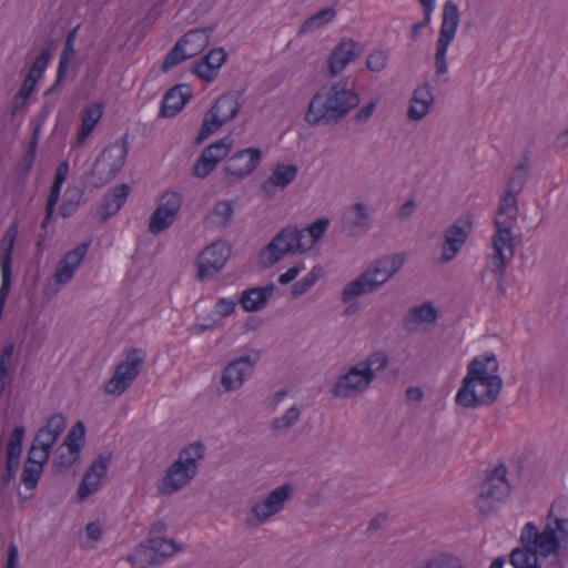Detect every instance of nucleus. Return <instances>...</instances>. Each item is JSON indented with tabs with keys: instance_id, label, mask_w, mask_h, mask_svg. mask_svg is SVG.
<instances>
[{
	"instance_id": "obj_1",
	"label": "nucleus",
	"mask_w": 568,
	"mask_h": 568,
	"mask_svg": "<svg viewBox=\"0 0 568 568\" xmlns=\"http://www.w3.org/2000/svg\"><path fill=\"white\" fill-rule=\"evenodd\" d=\"M498 362L495 354L475 357L467 367V375L456 395V404L465 408L493 405L503 388V379L496 374Z\"/></svg>"
},
{
	"instance_id": "obj_2",
	"label": "nucleus",
	"mask_w": 568,
	"mask_h": 568,
	"mask_svg": "<svg viewBox=\"0 0 568 568\" xmlns=\"http://www.w3.org/2000/svg\"><path fill=\"white\" fill-rule=\"evenodd\" d=\"M359 102V95L346 88V81L336 82L326 94L317 92L313 95L305 113V121L311 125H336Z\"/></svg>"
},
{
	"instance_id": "obj_3",
	"label": "nucleus",
	"mask_w": 568,
	"mask_h": 568,
	"mask_svg": "<svg viewBox=\"0 0 568 568\" xmlns=\"http://www.w3.org/2000/svg\"><path fill=\"white\" fill-rule=\"evenodd\" d=\"M205 446L195 442L180 450L178 458L168 467L158 490L171 496L185 487L196 475L199 462L204 458Z\"/></svg>"
},
{
	"instance_id": "obj_4",
	"label": "nucleus",
	"mask_w": 568,
	"mask_h": 568,
	"mask_svg": "<svg viewBox=\"0 0 568 568\" xmlns=\"http://www.w3.org/2000/svg\"><path fill=\"white\" fill-rule=\"evenodd\" d=\"M128 133L121 141H116L105 146L94 161L91 171L85 175V180L92 187H101L111 182L125 163L129 152Z\"/></svg>"
},
{
	"instance_id": "obj_5",
	"label": "nucleus",
	"mask_w": 568,
	"mask_h": 568,
	"mask_svg": "<svg viewBox=\"0 0 568 568\" xmlns=\"http://www.w3.org/2000/svg\"><path fill=\"white\" fill-rule=\"evenodd\" d=\"M303 230L288 225L281 230L273 240L261 251L260 261L264 268L277 263L284 255L304 253L310 250L305 242Z\"/></svg>"
},
{
	"instance_id": "obj_6",
	"label": "nucleus",
	"mask_w": 568,
	"mask_h": 568,
	"mask_svg": "<svg viewBox=\"0 0 568 568\" xmlns=\"http://www.w3.org/2000/svg\"><path fill=\"white\" fill-rule=\"evenodd\" d=\"M214 26L196 28L184 33L165 55L161 71L166 73L175 65L201 53L210 43Z\"/></svg>"
},
{
	"instance_id": "obj_7",
	"label": "nucleus",
	"mask_w": 568,
	"mask_h": 568,
	"mask_svg": "<svg viewBox=\"0 0 568 568\" xmlns=\"http://www.w3.org/2000/svg\"><path fill=\"white\" fill-rule=\"evenodd\" d=\"M506 475V466L499 464L486 476L476 499V508L481 515L489 516L508 497L510 485Z\"/></svg>"
},
{
	"instance_id": "obj_8",
	"label": "nucleus",
	"mask_w": 568,
	"mask_h": 568,
	"mask_svg": "<svg viewBox=\"0 0 568 568\" xmlns=\"http://www.w3.org/2000/svg\"><path fill=\"white\" fill-rule=\"evenodd\" d=\"M459 26V11L457 4L448 0L443 8V21L439 36L436 42V53L434 59L436 77L445 75L448 71L446 54L448 47L456 36Z\"/></svg>"
},
{
	"instance_id": "obj_9",
	"label": "nucleus",
	"mask_w": 568,
	"mask_h": 568,
	"mask_svg": "<svg viewBox=\"0 0 568 568\" xmlns=\"http://www.w3.org/2000/svg\"><path fill=\"white\" fill-rule=\"evenodd\" d=\"M144 357L145 355L142 349H130L125 359L116 365L113 376L105 383V394L115 397L122 395L138 377L144 363Z\"/></svg>"
},
{
	"instance_id": "obj_10",
	"label": "nucleus",
	"mask_w": 568,
	"mask_h": 568,
	"mask_svg": "<svg viewBox=\"0 0 568 568\" xmlns=\"http://www.w3.org/2000/svg\"><path fill=\"white\" fill-rule=\"evenodd\" d=\"M261 358V352L251 349L248 354L239 356L229 362L222 371L220 385L223 393L239 390L245 381L253 374L255 366Z\"/></svg>"
},
{
	"instance_id": "obj_11",
	"label": "nucleus",
	"mask_w": 568,
	"mask_h": 568,
	"mask_svg": "<svg viewBox=\"0 0 568 568\" xmlns=\"http://www.w3.org/2000/svg\"><path fill=\"white\" fill-rule=\"evenodd\" d=\"M494 224L496 232L491 239L493 247L495 250V253L490 256L491 272L503 280L505 278L507 265L515 254L513 236L514 226L501 222L500 219H495Z\"/></svg>"
},
{
	"instance_id": "obj_12",
	"label": "nucleus",
	"mask_w": 568,
	"mask_h": 568,
	"mask_svg": "<svg viewBox=\"0 0 568 568\" xmlns=\"http://www.w3.org/2000/svg\"><path fill=\"white\" fill-rule=\"evenodd\" d=\"M231 253V244L223 240L215 241L206 246L196 260V280L203 282L220 272L229 261Z\"/></svg>"
},
{
	"instance_id": "obj_13",
	"label": "nucleus",
	"mask_w": 568,
	"mask_h": 568,
	"mask_svg": "<svg viewBox=\"0 0 568 568\" xmlns=\"http://www.w3.org/2000/svg\"><path fill=\"white\" fill-rule=\"evenodd\" d=\"M388 280L389 277H386V274L375 264L345 285L341 300L343 303H348L361 295L373 293Z\"/></svg>"
},
{
	"instance_id": "obj_14",
	"label": "nucleus",
	"mask_w": 568,
	"mask_h": 568,
	"mask_svg": "<svg viewBox=\"0 0 568 568\" xmlns=\"http://www.w3.org/2000/svg\"><path fill=\"white\" fill-rule=\"evenodd\" d=\"M473 230L471 215L467 214L464 217L456 220L444 234V243L442 245L440 262L448 263L454 260L459 253L463 245L466 243L468 235Z\"/></svg>"
},
{
	"instance_id": "obj_15",
	"label": "nucleus",
	"mask_w": 568,
	"mask_h": 568,
	"mask_svg": "<svg viewBox=\"0 0 568 568\" xmlns=\"http://www.w3.org/2000/svg\"><path fill=\"white\" fill-rule=\"evenodd\" d=\"M233 142L231 135H225L207 145L193 165V175L200 179L206 178L216 168L220 161L227 156L233 146Z\"/></svg>"
},
{
	"instance_id": "obj_16",
	"label": "nucleus",
	"mask_w": 568,
	"mask_h": 568,
	"mask_svg": "<svg viewBox=\"0 0 568 568\" xmlns=\"http://www.w3.org/2000/svg\"><path fill=\"white\" fill-rule=\"evenodd\" d=\"M365 372L358 364L352 366L347 373L336 381L332 394L337 398H348L354 394L363 393L374 381V375L367 368Z\"/></svg>"
},
{
	"instance_id": "obj_17",
	"label": "nucleus",
	"mask_w": 568,
	"mask_h": 568,
	"mask_svg": "<svg viewBox=\"0 0 568 568\" xmlns=\"http://www.w3.org/2000/svg\"><path fill=\"white\" fill-rule=\"evenodd\" d=\"M261 158V150L255 148L234 153L224 166L225 181L233 183L250 175L257 168Z\"/></svg>"
},
{
	"instance_id": "obj_18",
	"label": "nucleus",
	"mask_w": 568,
	"mask_h": 568,
	"mask_svg": "<svg viewBox=\"0 0 568 568\" xmlns=\"http://www.w3.org/2000/svg\"><path fill=\"white\" fill-rule=\"evenodd\" d=\"M371 224L369 207L363 202H357L344 211L341 219V232L349 237L362 236L369 230Z\"/></svg>"
},
{
	"instance_id": "obj_19",
	"label": "nucleus",
	"mask_w": 568,
	"mask_h": 568,
	"mask_svg": "<svg viewBox=\"0 0 568 568\" xmlns=\"http://www.w3.org/2000/svg\"><path fill=\"white\" fill-rule=\"evenodd\" d=\"M362 45L351 39H342L332 50L327 59V69L331 78L339 74L351 62L362 57Z\"/></svg>"
},
{
	"instance_id": "obj_20",
	"label": "nucleus",
	"mask_w": 568,
	"mask_h": 568,
	"mask_svg": "<svg viewBox=\"0 0 568 568\" xmlns=\"http://www.w3.org/2000/svg\"><path fill=\"white\" fill-rule=\"evenodd\" d=\"M293 494V487L291 484H284L274 490H272L264 500L256 503L251 513L254 515L257 524H263L272 516L280 513L285 503L291 498Z\"/></svg>"
},
{
	"instance_id": "obj_21",
	"label": "nucleus",
	"mask_w": 568,
	"mask_h": 568,
	"mask_svg": "<svg viewBox=\"0 0 568 568\" xmlns=\"http://www.w3.org/2000/svg\"><path fill=\"white\" fill-rule=\"evenodd\" d=\"M111 463V454H100L92 462L90 467L83 475V478L78 488V498L85 499L91 494L97 491L100 487L101 479L106 475L109 465Z\"/></svg>"
},
{
	"instance_id": "obj_22",
	"label": "nucleus",
	"mask_w": 568,
	"mask_h": 568,
	"mask_svg": "<svg viewBox=\"0 0 568 568\" xmlns=\"http://www.w3.org/2000/svg\"><path fill=\"white\" fill-rule=\"evenodd\" d=\"M226 59L227 54L223 48H214L193 64L191 72L205 82H212L217 78L219 70Z\"/></svg>"
},
{
	"instance_id": "obj_23",
	"label": "nucleus",
	"mask_w": 568,
	"mask_h": 568,
	"mask_svg": "<svg viewBox=\"0 0 568 568\" xmlns=\"http://www.w3.org/2000/svg\"><path fill=\"white\" fill-rule=\"evenodd\" d=\"M192 98V89L189 84H176L163 97L159 115L172 118L176 115Z\"/></svg>"
},
{
	"instance_id": "obj_24",
	"label": "nucleus",
	"mask_w": 568,
	"mask_h": 568,
	"mask_svg": "<svg viewBox=\"0 0 568 568\" xmlns=\"http://www.w3.org/2000/svg\"><path fill=\"white\" fill-rule=\"evenodd\" d=\"M298 168L295 164L276 165L267 180L262 183L261 190L267 199H272L276 189H285L297 176Z\"/></svg>"
},
{
	"instance_id": "obj_25",
	"label": "nucleus",
	"mask_w": 568,
	"mask_h": 568,
	"mask_svg": "<svg viewBox=\"0 0 568 568\" xmlns=\"http://www.w3.org/2000/svg\"><path fill=\"white\" fill-rule=\"evenodd\" d=\"M536 555L544 557H568V547L559 541L556 529H552V524L549 521L544 530L537 536V544L534 547Z\"/></svg>"
},
{
	"instance_id": "obj_26",
	"label": "nucleus",
	"mask_w": 568,
	"mask_h": 568,
	"mask_svg": "<svg viewBox=\"0 0 568 568\" xmlns=\"http://www.w3.org/2000/svg\"><path fill=\"white\" fill-rule=\"evenodd\" d=\"M275 291L276 286L273 283L265 286L251 287L241 294L239 303L245 312H258L266 307Z\"/></svg>"
},
{
	"instance_id": "obj_27",
	"label": "nucleus",
	"mask_w": 568,
	"mask_h": 568,
	"mask_svg": "<svg viewBox=\"0 0 568 568\" xmlns=\"http://www.w3.org/2000/svg\"><path fill=\"white\" fill-rule=\"evenodd\" d=\"M131 191V186L126 183H122L114 186L110 192L103 195L100 204L99 213L101 215V222H106L112 215L116 214L125 203Z\"/></svg>"
},
{
	"instance_id": "obj_28",
	"label": "nucleus",
	"mask_w": 568,
	"mask_h": 568,
	"mask_svg": "<svg viewBox=\"0 0 568 568\" xmlns=\"http://www.w3.org/2000/svg\"><path fill=\"white\" fill-rule=\"evenodd\" d=\"M241 97L242 92L240 91L225 93L215 101L209 112L217 120L223 121L224 125L237 115L242 108Z\"/></svg>"
},
{
	"instance_id": "obj_29",
	"label": "nucleus",
	"mask_w": 568,
	"mask_h": 568,
	"mask_svg": "<svg viewBox=\"0 0 568 568\" xmlns=\"http://www.w3.org/2000/svg\"><path fill=\"white\" fill-rule=\"evenodd\" d=\"M548 518L551 520L552 529L559 537L562 545L568 542V503L565 500L555 501L548 513Z\"/></svg>"
},
{
	"instance_id": "obj_30",
	"label": "nucleus",
	"mask_w": 568,
	"mask_h": 568,
	"mask_svg": "<svg viewBox=\"0 0 568 568\" xmlns=\"http://www.w3.org/2000/svg\"><path fill=\"white\" fill-rule=\"evenodd\" d=\"M516 193L510 190H506L505 194L499 201L497 214L495 219H500L501 222H505L508 225L515 226L518 220V202Z\"/></svg>"
},
{
	"instance_id": "obj_31",
	"label": "nucleus",
	"mask_w": 568,
	"mask_h": 568,
	"mask_svg": "<svg viewBox=\"0 0 568 568\" xmlns=\"http://www.w3.org/2000/svg\"><path fill=\"white\" fill-rule=\"evenodd\" d=\"M438 316L437 310L432 303H424L413 307L404 316L403 323L406 328L413 324H435Z\"/></svg>"
},
{
	"instance_id": "obj_32",
	"label": "nucleus",
	"mask_w": 568,
	"mask_h": 568,
	"mask_svg": "<svg viewBox=\"0 0 568 568\" xmlns=\"http://www.w3.org/2000/svg\"><path fill=\"white\" fill-rule=\"evenodd\" d=\"M149 549L153 554H159L162 558H170L176 552L182 550V546L176 544L173 539H166L163 537H149L148 538ZM159 560L154 555L151 556L149 565H158Z\"/></svg>"
},
{
	"instance_id": "obj_33",
	"label": "nucleus",
	"mask_w": 568,
	"mask_h": 568,
	"mask_svg": "<svg viewBox=\"0 0 568 568\" xmlns=\"http://www.w3.org/2000/svg\"><path fill=\"white\" fill-rule=\"evenodd\" d=\"M85 183L81 186L68 187L64 193V200L60 207V214L67 219L72 216L79 209L80 205L87 202L84 196Z\"/></svg>"
},
{
	"instance_id": "obj_34",
	"label": "nucleus",
	"mask_w": 568,
	"mask_h": 568,
	"mask_svg": "<svg viewBox=\"0 0 568 568\" xmlns=\"http://www.w3.org/2000/svg\"><path fill=\"white\" fill-rule=\"evenodd\" d=\"M529 162H530V151L526 150L523 153L521 161L515 166L513 173L508 180V189L516 193H520L528 180V171H529Z\"/></svg>"
},
{
	"instance_id": "obj_35",
	"label": "nucleus",
	"mask_w": 568,
	"mask_h": 568,
	"mask_svg": "<svg viewBox=\"0 0 568 568\" xmlns=\"http://www.w3.org/2000/svg\"><path fill=\"white\" fill-rule=\"evenodd\" d=\"M75 50H74V43L64 42L63 50L60 53L59 57V65L57 70V79L54 83L44 92V97H48L55 92L61 83L64 81L68 72V67L70 63V60L74 57Z\"/></svg>"
},
{
	"instance_id": "obj_36",
	"label": "nucleus",
	"mask_w": 568,
	"mask_h": 568,
	"mask_svg": "<svg viewBox=\"0 0 568 568\" xmlns=\"http://www.w3.org/2000/svg\"><path fill=\"white\" fill-rule=\"evenodd\" d=\"M414 102L422 103L423 109L420 112H417L415 109L408 110L407 114L410 120L419 121L422 120L428 112L434 102V97L432 93V88L428 83L417 88L413 93Z\"/></svg>"
},
{
	"instance_id": "obj_37",
	"label": "nucleus",
	"mask_w": 568,
	"mask_h": 568,
	"mask_svg": "<svg viewBox=\"0 0 568 568\" xmlns=\"http://www.w3.org/2000/svg\"><path fill=\"white\" fill-rule=\"evenodd\" d=\"M58 438L59 436L57 435V433H51V430L41 427L36 434V437L29 449L30 455L34 456L37 453H41L43 455V458L50 457L51 449Z\"/></svg>"
},
{
	"instance_id": "obj_38",
	"label": "nucleus",
	"mask_w": 568,
	"mask_h": 568,
	"mask_svg": "<svg viewBox=\"0 0 568 568\" xmlns=\"http://www.w3.org/2000/svg\"><path fill=\"white\" fill-rule=\"evenodd\" d=\"M85 437V426L79 420L77 422L67 436L64 437L62 446H67L70 455H79Z\"/></svg>"
},
{
	"instance_id": "obj_39",
	"label": "nucleus",
	"mask_w": 568,
	"mask_h": 568,
	"mask_svg": "<svg viewBox=\"0 0 568 568\" xmlns=\"http://www.w3.org/2000/svg\"><path fill=\"white\" fill-rule=\"evenodd\" d=\"M514 568H539L538 556L531 549L515 548L509 556Z\"/></svg>"
},
{
	"instance_id": "obj_40",
	"label": "nucleus",
	"mask_w": 568,
	"mask_h": 568,
	"mask_svg": "<svg viewBox=\"0 0 568 568\" xmlns=\"http://www.w3.org/2000/svg\"><path fill=\"white\" fill-rule=\"evenodd\" d=\"M102 116L100 108L87 109L81 119V128L78 132V143H83L92 133L94 126Z\"/></svg>"
},
{
	"instance_id": "obj_41",
	"label": "nucleus",
	"mask_w": 568,
	"mask_h": 568,
	"mask_svg": "<svg viewBox=\"0 0 568 568\" xmlns=\"http://www.w3.org/2000/svg\"><path fill=\"white\" fill-rule=\"evenodd\" d=\"M336 16V11L333 8H324L315 14L307 18L300 27V33H306L308 31L316 30L325 23L332 21Z\"/></svg>"
},
{
	"instance_id": "obj_42",
	"label": "nucleus",
	"mask_w": 568,
	"mask_h": 568,
	"mask_svg": "<svg viewBox=\"0 0 568 568\" xmlns=\"http://www.w3.org/2000/svg\"><path fill=\"white\" fill-rule=\"evenodd\" d=\"M33 457L34 456H31L30 452H28L27 460L23 465L21 475L22 484L29 489H34L38 486V483L43 473L42 466L37 464L34 465V462L32 459Z\"/></svg>"
},
{
	"instance_id": "obj_43",
	"label": "nucleus",
	"mask_w": 568,
	"mask_h": 568,
	"mask_svg": "<svg viewBox=\"0 0 568 568\" xmlns=\"http://www.w3.org/2000/svg\"><path fill=\"white\" fill-rule=\"evenodd\" d=\"M233 214H234V206H233L232 201H230V200L217 201L214 204V207L212 211V216L216 219L213 221L214 225L220 229L226 227L231 223V221L233 219Z\"/></svg>"
},
{
	"instance_id": "obj_44",
	"label": "nucleus",
	"mask_w": 568,
	"mask_h": 568,
	"mask_svg": "<svg viewBox=\"0 0 568 568\" xmlns=\"http://www.w3.org/2000/svg\"><path fill=\"white\" fill-rule=\"evenodd\" d=\"M75 268L69 266L61 261L58 263L55 272L49 283L48 290L51 294H55L60 291V286L68 284L73 277Z\"/></svg>"
},
{
	"instance_id": "obj_45",
	"label": "nucleus",
	"mask_w": 568,
	"mask_h": 568,
	"mask_svg": "<svg viewBox=\"0 0 568 568\" xmlns=\"http://www.w3.org/2000/svg\"><path fill=\"white\" fill-rule=\"evenodd\" d=\"M26 435L24 426H17L9 437L7 444V458L20 460L22 454V445Z\"/></svg>"
},
{
	"instance_id": "obj_46",
	"label": "nucleus",
	"mask_w": 568,
	"mask_h": 568,
	"mask_svg": "<svg viewBox=\"0 0 568 568\" xmlns=\"http://www.w3.org/2000/svg\"><path fill=\"white\" fill-rule=\"evenodd\" d=\"M182 205V196L176 192L164 193L156 209H161L168 216L176 219Z\"/></svg>"
},
{
	"instance_id": "obj_47",
	"label": "nucleus",
	"mask_w": 568,
	"mask_h": 568,
	"mask_svg": "<svg viewBox=\"0 0 568 568\" xmlns=\"http://www.w3.org/2000/svg\"><path fill=\"white\" fill-rule=\"evenodd\" d=\"M357 364L365 372H367L366 369L368 368L375 378L376 373L383 371L388 365V356L385 352L377 351Z\"/></svg>"
},
{
	"instance_id": "obj_48",
	"label": "nucleus",
	"mask_w": 568,
	"mask_h": 568,
	"mask_svg": "<svg viewBox=\"0 0 568 568\" xmlns=\"http://www.w3.org/2000/svg\"><path fill=\"white\" fill-rule=\"evenodd\" d=\"M176 219L168 216L161 209H155L149 222V232L158 235L169 229Z\"/></svg>"
},
{
	"instance_id": "obj_49",
	"label": "nucleus",
	"mask_w": 568,
	"mask_h": 568,
	"mask_svg": "<svg viewBox=\"0 0 568 568\" xmlns=\"http://www.w3.org/2000/svg\"><path fill=\"white\" fill-rule=\"evenodd\" d=\"M221 126H223V121L217 120V118H214L210 112H207L202 121V125L194 140V144L200 145Z\"/></svg>"
},
{
	"instance_id": "obj_50",
	"label": "nucleus",
	"mask_w": 568,
	"mask_h": 568,
	"mask_svg": "<svg viewBox=\"0 0 568 568\" xmlns=\"http://www.w3.org/2000/svg\"><path fill=\"white\" fill-rule=\"evenodd\" d=\"M405 258L402 254H393L376 261V265L392 278L403 266Z\"/></svg>"
},
{
	"instance_id": "obj_51",
	"label": "nucleus",
	"mask_w": 568,
	"mask_h": 568,
	"mask_svg": "<svg viewBox=\"0 0 568 568\" xmlns=\"http://www.w3.org/2000/svg\"><path fill=\"white\" fill-rule=\"evenodd\" d=\"M300 410L297 407L293 406L286 410V413L272 420L271 427L274 432H283L291 428L295 423L300 419Z\"/></svg>"
},
{
	"instance_id": "obj_52",
	"label": "nucleus",
	"mask_w": 568,
	"mask_h": 568,
	"mask_svg": "<svg viewBox=\"0 0 568 568\" xmlns=\"http://www.w3.org/2000/svg\"><path fill=\"white\" fill-rule=\"evenodd\" d=\"M328 225L329 221L324 217L316 220L307 229L303 230L304 233H308V239L306 237L305 242L306 244H310V250L318 240H321L324 236Z\"/></svg>"
},
{
	"instance_id": "obj_53",
	"label": "nucleus",
	"mask_w": 568,
	"mask_h": 568,
	"mask_svg": "<svg viewBox=\"0 0 568 568\" xmlns=\"http://www.w3.org/2000/svg\"><path fill=\"white\" fill-rule=\"evenodd\" d=\"M79 455H70L61 452V447L57 450V456L52 462V471L54 475H60L67 471L78 459Z\"/></svg>"
},
{
	"instance_id": "obj_54",
	"label": "nucleus",
	"mask_w": 568,
	"mask_h": 568,
	"mask_svg": "<svg viewBox=\"0 0 568 568\" xmlns=\"http://www.w3.org/2000/svg\"><path fill=\"white\" fill-rule=\"evenodd\" d=\"M425 568H466L456 556L440 554L426 562Z\"/></svg>"
},
{
	"instance_id": "obj_55",
	"label": "nucleus",
	"mask_w": 568,
	"mask_h": 568,
	"mask_svg": "<svg viewBox=\"0 0 568 568\" xmlns=\"http://www.w3.org/2000/svg\"><path fill=\"white\" fill-rule=\"evenodd\" d=\"M90 246L89 242H84L79 244L75 248L68 252L64 257L61 260L62 263L72 266L73 268H78V266L82 263L88 248Z\"/></svg>"
},
{
	"instance_id": "obj_56",
	"label": "nucleus",
	"mask_w": 568,
	"mask_h": 568,
	"mask_svg": "<svg viewBox=\"0 0 568 568\" xmlns=\"http://www.w3.org/2000/svg\"><path fill=\"white\" fill-rule=\"evenodd\" d=\"M61 185H58V184H52L51 186V190H50V193H49V196H48V200H47V204H45V216L42 221V224H41V227L43 230L47 229L52 215H53V212H54V209H55V205L59 201V197H60V192H61Z\"/></svg>"
},
{
	"instance_id": "obj_57",
	"label": "nucleus",
	"mask_w": 568,
	"mask_h": 568,
	"mask_svg": "<svg viewBox=\"0 0 568 568\" xmlns=\"http://www.w3.org/2000/svg\"><path fill=\"white\" fill-rule=\"evenodd\" d=\"M388 61V54L383 50H374L366 60V68L372 72L383 71Z\"/></svg>"
},
{
	"instance_id": "obj_58",
	"label": "nucleus",
	"mask_w": 568,
	"mask_h": 568,
	"mask_svg": "<svg viewBox=\"0 0 568 568\" xmlns=\"http://www.w3.org/2000/svg\"><path fill=\"white\" fill-rule=\"evenodd\" d=\"M50 57L51 53L49 49L42 50L41 53L37 57V59L33 61L28 75H32L33 78L40 80L49 64Z\"/></svg>"
},
{
	"instance_id": "obj_59",
	"label": "nucleus",
	"mask_w": 568,
	"mask_h": 568,
	"mask_svg": "<svg viewBox=\"0 0 568 568\" xmlns=\"http://www.w3.org/2000/svg\"><path fill=\"white\" fill-rule=\"evenodd\" d=\"M14 353V344L8 343L1 351L0 354V379H10L9 378V371H10V364L11 359Z\"/></svg>"
},
{
	"instance_id": "obj_60",
	"label": "nucleus",
	"mask_w": 568,
	"mask_h": 568,
	"mask_svg": "<svg viewBox=\"0 0 568 568\" xmlns=\"http://www.w3.org/2000/svg\"><path fill=\"white\" fill-rule=\"evenodd\" d=\"M539 534L540 532L532 523H527L520 535V542L523 548L534 550V547L537 544V536H539Z\"/></svg>"
},
{
	"instance_id": "obj_61",
	"label": "nucleus",
	"mask_w": 568,
	"mask_h": 568,
	"mask_svg": "<svg viewBox=\"0 0 568 568\" xmlns=\"http://www.w3.org/2000/svg\"><path fill=\"white\" fill-rule=\"evenodd\" d=\"M239 301L221 297L214 305L215 313L221 317H227L235 312V307Z\"/></svg>"
},
{
	"instance_id": "obj_62",
	"label": "nucleus",
	"mask_w": 568,
	"mask_h": 568,
	"mask_svg": "<svg viewBox=\"0 0 568 568\" xmlns=\"http://www.w3.org/2000/svg\"><path fill=\"white\" fill-rule=\"evenodd\" d=\"M42 428L51 430V433H57V435L60 436L65 428V417L63 414L57 413L48 418Z\"/></svg>"
},
{
	"instance_id": "obj_63",
	"label": "nucleus",
	"mask_w": 568,
	"mask_h": 568,
	"mask_svg": "<svg viewBox=\"0 0 568 568\" xmlns=\"http://www.w3.org/2000/svg\"><path fill=\"white\" fill-rule=\"evenodd\" d=\"M28 179H29V174L20 172L19 170H17V172L11 176V181H12L11 192L16 197H20V195L22 194V192L27 185Z\"/></svg>"
},
{
	"instance_id": "obj_64",
	"label": "nucleus",
	"mask_w": 568,
	"mask_h": 568,
	"mask_svg": "<svg viewBox=\"0 0 568 568\" xmlns=\"http://www.w3.org/2000/svg\"><path fill=\"white\" fill-rule=\"evenodd\" d=\"M38 81L39 80L37 78H33L32 75L26 77L20 90L18 91V99H21L22 103H24L27 99L32 94Z\"/></svg>"
}]
</instances>
